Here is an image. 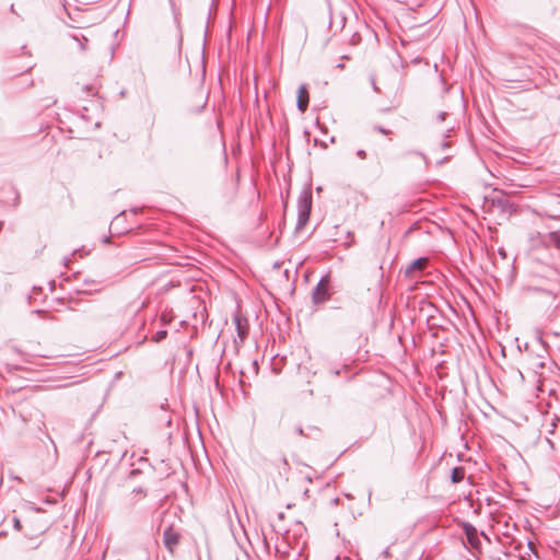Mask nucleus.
Returning a JSON list of instances; mask_svg holds the SVG:
<instances>
[{
	"label": "nucleus",
	"instance_id": "nucleus-23",
	"mask_svg": "<svg viewBox=\"0 0 560 560\" xmlns=\"http://www.w3.org/2000/svg\"><path fill=\"white\" fill-rule=\"evenodd\" d=\"M84 282H85L86 284H90V283H93V284H94V283H96V281H95V280H85Z\"/></svg>",
	"mask_w": 560,
	"mask_h": 560
},
{
	"label": "nucleus",
	"instance_id": "nucleus-24",
	"mask_svg": "<svg viewBox=\"0 0 560 560\" xmlns=\"http://www.w3.org/2000/svg\"><path fill=\"white\" fill-rule=\"evenodd\" d=\"M447 160H448V158L446 156V158H444L443 160H441V161L439 162V164H443V163H444L445 161H447Z\"/></svg>",
	"mask_w": 560,
	"mask_h": 560
},
{
	"label": "nucleus",
	"instance_id": "nucleus-13",
	"mask_svg": "<svg viewBox=\"0 0 560 560\" xmlns=\"http://www.w3.org/2000/svg\"><path fill=\"white\" fill-rule=\"evenodd\" d=\"M167 331L166 330H159L155 332V335L152 337V340L155 342L162 341L164 338H166Z\"/></svg>",
	"mask_w": 560,
	"mask_h": 560
},
{
	"label": "nucleus",
	"instance_id": "nucleus-20",
	"mask_svg": "<svg viewBox=\"0 0 560 560\" xmlns=\"http://www.w3.org/2000/svg\"><path fill=\"white\" fill-rule=\"evenodd\" d=\"M445 116H446V113H440V114L438 115V119H439L440 121H443V120L445 119Z\"/></svg>",
	"mask_w": 560,
	"mask_h": 560
},
{
	"label": "nucleus",
	"instance_id": "nucleus-27",
	"mask_svg": "<svg viewBox=\"0 0 560 560\" xmlns=\"http://www.w3.org/2000/svg\"><path fill=\"white\" fill-rule=\"evenodd\" d=\"M253 366H254L255 369H257V361H254V362H253Z\"/></svg>",
	"mask_w": 560,
	"mask_h": 560
},
{
	"label": "nucleus",
	"instance_id": "nucleus-22",
	"mask_svg": "<svg viewBox=\"0 0 560 560\" xmlns=\"http://www.w3.org/2000/svg\"><path fill=\"white\" fill-rule=\"evenodd\" d=\"M296 432L300 435H303V429L301 427L296 428Z\"/></svg>",
	"mask_w": 560,
	"mask_h": 560
},
{
	"label": "nucleus",
	"instance_id": "nucleus-1",
	"mask_svg": "<svg viewBox=\"0 0 560 560\" xmlns=\"http://www.w3.org/2000/svg\"><path fill=\"white\" fill-rule=\"evenodd\" d=\"M313 195L310 188L303 189L298 198L296 230H302L307 223L312 210Z\"/></svg>",
	"mask_w": 560,
	"mask_h": 560
},
{
	"label": "nucleus",
	"instance_id": "nucleus-26",
	"mask_svg": "<svg viewBox=\"0 0 560 560\" xmlns=\"http://www.w3.org/2000/svg\"><path fill=\"white\" fill-rule=\"evenodd\" d=\"M442 147H443V148L448 147V142H443Z\"/></svg>",
	"mask_w": 560,
	"mask_h": 560
},
{
	"label": "nucleus",
	"instance_id": "nucleus-10",
	"mask_svg": "<svg viewBox=\"0 0 560 560\" xmlns=\"http://www.w3.org/2000/svg\"><path fill=\"white\" fill-rule=\"evenodd\" d=\"M31 523H32L33 530L37 532L39 535L44 534L49 527L48 521L34 520Z\"/></svg>",
	"mask_w": 560,
	"mask_h": 560
},
{
	"label": "nucleus",
	"instance_id": "nucleus-21",
	"mask_svg": "<svg viewBox=\"0 0 560 560\" xmlns=\"http://www.w3.org/2000/svg\"><path fill=\"white\" fill-rule=\"evenodd\" d=\"M136 313H137V310H132L129 312V314H127V317L129 318V317L133 316Z\"/></svg>",
	"mask_w": 560,
	"mask_h": 560
},
{
	"label": "nucleus",
	"instance_id": "nucleus-14",
	"mask_svg": "<svg viewBox=\"0 0 560 560\" xmlns=\"http://www.w3.org/2000/svg\"><path fill=\"white\" fill-rule=\"evenodd\" d=\"M13 527H14L16 530H19V532H21V530H22V527H23V526H22V523H21L20 518H18V517H13Z\"/></svg>",
	"mask_w": 560,
	"mask_h": 560
},
{
	"label": "nucleus",
	"instance_id": "nucleus-18",
	"mask_svg": "<svg viewBox=\"0 0 560 560\" xmlns=\"http://www.w3.org/2000/svg\"><path fill=\"white\" fill-rule=\"evenodd\" d=\"M73 39L79 43L81 50H85L84 43H82L78 36H73Z\"/></svg>",
	"mask_w": 560,
	"mask_h": 560
},
{
	"label": "nucleus",
	"instance_id": "nucleus-4",
	"mask_svg": "<svg viewBox=\"0 0 560 560\" xmlns=\"http://www.w3.org/2000/svg\"><path fill=\"white\" fill-rule=\"evenodd\" d=\"M463 529L466 535L468 544L472 548H478L480 546V539L477 529L469 523H464Z\"/></svg>",
	"mask_w": 560,
	"mask_h": 560
},
{
	"label": "nucleus",
	"instance_id": "nucleus-16",
	"mask_svg": "<svg viewBox=\"0 0 560 560\" xmlns=\"http://www.w3.org/2000/svg\"><path fill=\"white\" fill-rule=\"evenodd\" d=\"M357 155H358V158H360L361 160L366 159V152H365L364 150H362V149H360V150H358V151H357Z\"/></svg>",
	"mask_w": 560,
	"mask_h": 560
},
{
	"label": "nucleus",
	"instance_id": "nucleus-6",
	"mask_svg": "<svg viewBox=\"0 0 560 560\" xmlns=\"http://www.w3.org/2000/svg\"><path fill=\"white\" fill-rule=\"evenodd\" d=\"M308 101H310V97H308L307 88L305 84H302V85H300L299 91H298V102H296L298 108L302 113H304L307 109Z\"/></svg>",
	"mask_w": 560,
	"mask_h": 560
},
{
	"label": "nucleus",
	"instance_id": "nucleus-3",
	"mask_svg": "<svg viewBox=\"0 0 560 560\" xmlns=\"http://www.w3.org/2000/svg\"><path fill=\"white\" fill-rule=\"evenodd\" d=\"M180 535L172 526H168L163 532V544L165 548L174 553L176 547L179 544Z\"/></svg>",
	"mask_w": 560,
	"mask_h": 560
},
{
	"label": "nucleus",
	"instance_id": "nucleus-12",
	"mask_svg": "<svg viewBox=\"0 0 560 560\" xmlns=\"http://www.w3.org/2000/svg\"><path fill=\"white\" fill-rule=\"evenodd\" d=\"M121 316H122V317H126V314H122V310H117V311H116V312H114L113 314H112V313L107 314V315H106V316H104L102 319H103L104 322H106L108 325H110V326H112V325H115V324H116V322H117V319H118L119 317H121Z\"/></svg>",
	"mask_w": 560,
	"mask_h": 560
},
{
	"label": "nucleus",
	"instance_id": "nucleus-5",
	"mask_svg": "<svg viewBox=\"0 0 560 560\" xmlns=\"http://www.w3.org/2000/svg\"><path fill=\"white\" fill-rule=\"evenodd\" d=\"M234 324H235L237 336H238L240 340L244 341L245 338L248 335V323H247V319L242 317V316H240V315H235L234 316Z\"/></svg>",
	"mask_w": 560,
	"mask_h": 560
},
{
	"label": "nucleus",
	"instance_id": "nucleus-25",
	"mask_svg": "<svg viewBox=\"0 0 560 560\" xmlns=\"http://www.w3.org/2000/svg\"><path fill=\"white\" fill-rule=\"evenodd\" d=\"M331 502H332L334 504H338L339 499H338V498H335Z\"/></svg>",
	"mask_w": 560,
	"mask_h": 560
},
{
	"label": "nucleus",
	"instance_id": "nucleus-8",
	"mask_svg": "<svg viewBox=\"0 0 560 560\" xmlns=\"http://www.w3.org/2000/svg\"><path fill=\"white\" fill-rule=\"evenodd\" d=\"M541 242L547 247L560 249V234L557 231L550 232L541 237Z\"/></svg>",
	"mask_w": 560,
	"mask_h": 560
},
{
	"label": "nucleus",
	"instance_id": "nucleus-15",
	"mask_svg": "<svg viewBox=\"0 0 560 560\" xmlns=\"http://www.w3.org/2000/svg\"><path fill=\"white\" fill-rule=\"evenodd\" d=\"M132 492L137 494H142L143 497L147 495V492L141 487L135 488Z\"/></svg>",
	"mask_w": 560,
	"mask_h": 560
},
{
	"label": "nucleus",
	"instance_id": "nucleus-9",
	"mask_svg": "<svg viewBox=\"0 0 560 560\" xmlns=\"http://www.w3.org/2000/svg\"><path fill=\"white\" fill-rule=\"evenodd\" d=\"M493 202L498 205L505 212H512L514 209V205L510 202L506 196L500 195L493 199Z\"/></svg>",
	"mask_w": 560,
	"mask_h": 560
},
{
	"label": "nucleus",
	"instance_id": "nucleus-7",
	"mask_svg": "<svg viewBox=\"0 0 560 560\" xmlns=\"http://www.w3.org/2000/svg\"><path fill=\"white\" fill-rule=\"evenodd\" d=\"M428 258L421 257L416 260H413L411 264H409L406 267L405 275L407 277H412L415 271L423 270L428 265Z\"/></svg>",
	"mask_w": 560,
	"mask_h": 560
},
{
	"label": "nucleus",
	"instance_id": "nucleus-19",
	"mask_svg": "<svg viewBox=\"0 0 560 560\" xmlns=\"http://www.w3.org/2000/svg\"><path fill=\"white\" fill-rule=\"evenodd\" d=\"M370 80H371V84H372L374 91L378 92V89L375 83V78L373 75H371Z\"/></svg>",
	"mask_w": 560,
	"mask_h": 560
},
{
	"label": "nucleus",
	"instance_id": "nucleus-17",
	"mask_svg": "<svg viewBox=\"0 0 560 560\" xmlns=\"http://www.w3.org/2000/svg\"><path fill=\"white\" fill-rule=\"evenodd\" d=\"M375 129H376L378 132L383 133V135H387V133H389V130H387V129H385V128H383V127H381V126L375 127Z\"/></svg>",
	"mask_w": 560,
	"mask_h": 560
},
{
	"label": "nucleus",
	"instance_id": "nucleus-28",
	"mask_svg": "<svg viewBox=\"0 0 560 560\" xmlns=\"http://www.w3.org/2000/svg\"><path fill=\"white\" fill-rule=\"evenodd\" d=\"M337 67L343 69L345 66L342 63H339Z\"/></svg>",
	"mask_w": 560,
	"mask_h": 560
},
{
	"label": "nucleus",
	"instance_id": "nucleus-2",
	"mask_svg": "<svg viewBox=\"0 0 560 560\" xmlns=\"http://www.w3.org/2000/svg\"><path fill=\"white\" fill-rule=\"evenodd\" d=\"M330 299L329 277H322L312 293L314 304H322Z\"/></svg>",
	"mask_w": 560,
	"mask_h": 560
},
{
	"label": "nucleus",
	"instance_id": "nucleus-11",
	"mask_svg": "<svg viewBox=\"0 0 560 560\" xmlns=\"http://www.w3.org/2000/svg\"><path fill=\"white\" fill-rule=\"evenodd\" d=\"M465 478V468L464 467H455L452 469L451 481L453 483H458L463 481Z\"/></svg>",
	"mask_w": 560,
	"mask_h": 560
}]
</instances>
